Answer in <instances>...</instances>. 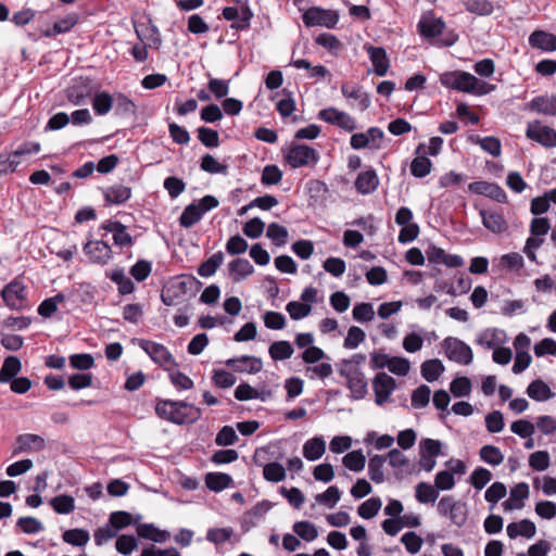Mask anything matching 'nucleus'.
<instances>
[{
	"label": "nucleus",
	"instance_id": "f257e3e1",
	"mask_svg": "<svg viewBox=\"0 0 556 556\" xmlns=\"http://www.w3.org/2000/svg\"><path fill=\"white\" fill-rule=\"evenodd\" d=\"M155 414L161 419L181 426L197 422L202 416V410L186 401L157 400Z\"/></svg>",
	"mask_w": 556,
	"mask_h": 556
},
{
	"label": "nucleus",
	"instance_id": "f03ea898",
	"mask_svg": "<svg viewBox=\"0 0 556 556\" xmlns=\"http://www.w3.org/2000/svg\"><path fill=\"white\" fill-rule=\"evenodd\" d=\"M440 81L443 86L458 91L485 94L494 90V86L479 81V79L468 72H448L441 76Z\"/></svg>",
	"mask_w": 556,
	"mask_h": 556
},
{
	"label": "nucleus",
	"instance_id": "7ed1b4c3",
	"mask_svg": "<svg viewBox=\"0 0 556 556\" xmlns=\"http://www.w3.org/2000/svg\"><path fill=\"white\" fill-rule=\"evenodd\" d=\"M339 374L346 379V387L353 400H362L367 395L368 383L361 369H353L349 362H340Z\"/></svg>",
	"mask_w": 556,
	"mask_h": 556
},
{
	"label": "nucleus",
	"instance_id": "20e7f679",
	"mask_svg": "<svg viewBox=\"0 0 556 556\" xmlns=\"http://www.w3.org/2000/svg\"><path fill=\"white\" fill-rule=\"evenodd\" d=\"M339 18L340 15L338 11L319 7H311L302 15L303 23L306 27L321 26L329 29L337 26Z\"/></svg>",
	"mask_w": 556,
	"mask_h": 556
},
{
	"label": "nucleus",
	"instance_id": "39448f33",
	"mask_svg": "<svg viewBox=\"0 0 556 556\" xmlns=\"http://www.w3.org/2000/svg\"><path fill=\"white\" fill-rule=\"evenodd\" d=\"M444 355L452 362L460 365H469L473 359L471 348L455 337H447L442 341Z\"/></svg>",
	"mask_w": 556,
	"mask_h": 556
},
{
	"label": "nucleus",
	"instance_id": "423d86ee",
	"mask_svg": "<svg viewBox=\"0 0 556 556\" xmlns=\"http://www.w3.org/2000/svg\"><path fill=\"white\" fill-rule=\"evenodd\" d=\"M286 161L292 168L314 166L319 161V153L306 144L293 143L289 148Z\"/></svg>",
	"mask_w": 556,
	"mask_h": 556
},
{
	"label": "nucleus",
	"instance_id": "0eeeda50",
	"mask_svg": "<svg viewBox=\"0 0 556 556\" xmlns=\"http://www.w3.org/2000/svg\"><path fill=\"white\" fill-rule=\"evenodd\" d=\"M1 296L5 304L12 309L20 311L28 306L26 288L24 283L17 279L4 287Z\"/></svg>",
	"mask_w": 556,
	"mask_h": 556
},
{
	"label": "nucleus",
	"instance_id": "6e6552de",
	"mask_svg": "<svg viewBox=\"0 0 556 556\" xmlns=\"http://www.w3.org/2000/svg\"><path fill=\"white\" fill-rule=\"evenodd\" d=\"M395 388L396 382L394 378L386 372L377 374L372 380L376 404L382 406L384 403H387Z\"/></svg>",
	"mask_w": 556,
	"mask_h": 556
},
{
	"label": "nucleus",
	"instance_id": "1a4fd4ad",
	"mask_svg": "<svg viewBox=\"0 0 556 556\" xmlns=\"http://www.w3.org/2000/svg\"><path fill=\"white\" fill-rule=\"evenodd\" d=\"M318 118L349 132L356 128L355 119L346 112L339 111L336 108H327L319 111Z\"/></svg>",
	"mask_w": 556,
	"mask_h": 556
},
{
	"label": "nucleus",
	"instance_id": "9d476101",
	"mask_svg": "<svg viewBox=\"0 0 556 556\" xmlns=\"http://www.w3.org/2000/svg\"><path fill=\"white\" fill-rule=\"evenodd\" d=\"M526 136L544 147H556V130L548 126H543L539 121L528 124Z\"/></svg>",
	"mask_w": 556,
	"mask_h": 556
},
{
	"label": "nucleus",
	"instance_id": "9b49d317",
	"mask_svg": "<svg viewBox=\"0 0 556 556\" xmlns=\"http://www.w3.org/2000/svg\"><path fill=\"white\" fill-rule=\"evenodd\" d=\"M417 27L422 37L435 38L443 33L445 23L441 17H437L433 12L429 11L421 15Z\"/></svg>",
	"mask_w": 556,
	"mask_h": 556
},
{
	"label": "nucleus",
	"instance_id": "f8f14e48",
	"mask_svg": "<svg viewBox=\"0 0 556 556\" xmlns=\"http://www.w3.org/2000/svg\"><path fill=\"white\" fill-rule=\"evenodd\" d=\"M139 345L153 359V362L160 366H166L175 363L172 353L160 343L141 340Z\"/></svg>",
	"mask_w": 556,
	"mask_h": 556
},
{
	"label": "nucleus",
	"instance_id": "ddd939ff",
	"mask_svg": "<svg viewBox=\"0 0 556 556\" xmlns=\"http://www.w3.org/2000/svg\"><path fill=\"white\" fill-rule=\"evenodd\" d=\"M84 251L96 264L105 265L112 258L111 247L102 240L87 242Z\"/></svg>",
	"mask_w": 556,
	"mask_h": 556
},
{
	"label": "nucleus",
	"instance_id": "4468645a",
	"mask_svg": "<svg viewBox=\"0 0 556 556\" xmlns=\"http://www.w3.org/2000/svg\"><path fill=\"white\" fill-rule=\"evenodd\" d=\"M45 448V440L38 434L26 433L16 438L13 455L26 452H39Z\"/></svg>",
	"mask_w": 556,
	"mask_h": 556
},
{
	"label": "nucleus",
	"instance_id": "2eb2a0df",
	"mask_svg": "<svg viewBox=\"0 0 556 556\" xmlns=\"http://www.w3.org/2000/svg\"><path fill=\"white\" fill-rule=\"evenodd\" d=\"M469 190L477 194L489 197L500 203H505L507 201L505 191L498 185L493 182L475 181L469 185Z\"/></svg>",
	"mask_w": 556,
	"mask_h": 556
},
{
	"label": "nucleus",
	"instance_id": "dca6fc26",
	"mask_svg": "<svg viewBox=\"0 0 556 556\" xmlns=\"http://www.w3.org/2000/svg\"><path fill=\"white\" fill-rule=\"evenodd\" d=\"M341 92L346 99L354 100L352 106H355L359 111H365L370 105L369 96L357 85L343 84L341 86Z\"/></svg>",
	"mask_w": 556,
	"mask_h": 556
},
{
	"label": "nucleus",
	"instance_id": "f3484780",
	"mask_svg": "<svg viewBox=\"0 0 556 556\" xmlns=\"http://www.w3.org/2000/svg\"><path fill=\"white\" fill-rule=\"evenodd\" d=\"M480 216L482 219L483 226L494 232L502 233L507 230L508 224L504 218L503 214L492 210H481Z\"/></svg>",
	"mask_w": 556,
	"mask_h": 556
},
{
	"label": "nucleus",
	"instance_id": "a211bd4d",
	"mask_svg": "<svg viewBox=\"0 0 556 556\" xmlns=\"http://www.w3.org/2000/svg\"><path fill=\"white\" fill-rule=\"evenodd\" d=\"M227 366L231 367L238 372L256 374L262 367L263 363L260 358L249 355H243L238 358H231L227 361Z\"/></svg>",
	"mask_w": 556,
	"mask_h": 556
},
{
	"label": "nucleus",
	"instance_id": "6ab92c4d",
	"mask_svg": "<svg viewBox=\"0 0 556 556\" xmlns=\"http://www.w3.org/2000/svg\"><path fill=\"white\" fill-rule=\"evenodd\" d=\"M366 51L372 63L375 74L380 77L384 76L390 66L386 50L381 47L368 46Z\"/></svg>",
	"mask_w": 556,
	"mask_h": 556
},
{
	"label": "nucleus",
	"instance_id": "aec40b11",
	"mask_svg": "<svg viewBox=\"0 0 556 556\" xmlns=\"http://www.w3.org/2000/svg\"><path fill=\"white\" fill-rule=\"evenodd\" d=\"M528 40L529 45L534 49L549 52L556 50V35L554 34L538 29L529 36Z\"/></svg>",
	"mask_w": 556,
	"mask_h": 556
},
{
	"label": "nucleus",
	"instance_id": "412c9836",
	"mask_svg": "<svg viewBox=\"0 0 556 556\" xmlns=\"http://www.w3.org/2000/svg\"><path fill=\"white\" fill-rule=\"evenodd\" d=\"M504 332L496 328H489L477 336L476 343L488 350H495L503 343Z\"/></svg>",
	"mask_w": 556,
	"mask_h": 556
},
{
	"label": "nucleus",
	"instance_id": "4be33fe9",
	"mask_svg": "<svg viewBox=\"0 0 556 556\" xmlns=\"http://www.w3.org/2000/svg\"><path fill=\"white\" fill-rule=\"evenodd\" d=\"M506 532L510 539H516L519 535L531 539L536 533V527L533 521L522 519L519 522H510L506 528Z\"/></svg>",
	"mask_w": 556,
	"mask_h": 556
},
{
	"label": "nucleus",
	"instance_id": "5701e85b",
	"mask_svg": "<svg viewBox=\"0 0 556 556\" xmlns=\"http://www.w3.org/2000/svg\"><path fill=\"white\" fill-rule=\"evenodd\" d=\"M379 185V178L374 169L359 173L355 180V188L362 194L372 193Z\"/></svg>",
	"mask_w": 556,
	"mask_h": 556
},
{
	"label": "nucleus",
	"instance_id": "b1692460",
	"mask_svg": "<svg viewBox=\"0 0 556 556\" xmlns=\"http://www.w3.org/2000/svg\"><path fill=\"white\" fill-rule=\"evenodd\" d=\"M530 110L549 116L556 115V97L541 96L532 99L529 103Z\"/></svg>",
	"mask_w": 556,
	"mask_h": 556
},
{
	"label": "nucleus",
	"instance_id": "393cba45",
	"mask_svg": "<svg viewBox=\"0 0 556 556\" xmlns=\"http://www.w3.org/2000/svg\"><path fill=\"white\" fill-rule=\"evenodd\" d=\"M326 452V442L323 437H315L307 440L303 445V456L315 462L319 459Z\"/></svg>",
	"mask_w": 556,
	"mask_h": 556
},
{
	"label": "nucleus",
	"instance_id": "a878e982",
	"mask_svg": "<svg viewBox=\"0 0 556 556\" xmlns=\"http://www.w3.org/2000/svg\"><path fill=\"white\" fill-rule=\"evenodd\" d=\"M229 273L232 280L236 282L245 279L251 276L254 271L253 265L247 258H236L229 263Z\"/></svg>",
	"mask_w": 556,
	"mask_h": 556
},
{
	"label": "nucleus",
	"instance_id": "bb28decb",
	"mask_svg": "<svg viewBox=\"0 0 556 556\" xmlns=\"http://www.w3.org/2000/svg\"><path fill=\"white\" fill-rule=\"evenodd\" d=\"M105 201L110 204H123L131 197V189L124 185H113L103 192Z\"/></svg>",
	"mask_w": 556,
	"mask_h": 556
},
{
	"label": "nucleus",
	"instance_id": "cd10ccee",
	"mask_svg": "<svg viewBox=\"0 0 556 556\" xmlns=\"http://www.w3.org/2000/svg\"><path fill=\"white\" fill-rule=\"evenodd\" d=\"M527 394L534 401L544 402L554 396L551 388L541 379L533 380L527 388Z\"/></svg>",
	"mask_w": 556,
	"mask_h": 556
},
{
	"label": "nucleus",
	"instance_id": "c85d7f7f",
	"mask_svg": "<svg viewBox=\"0 0 556 556\" xmlns=\"http://www.w3.org/2000/svg\"><path fill=\"white\" fill-rule=\"evenodd\" d=\"M420 371L424 379L428 382H433L443 374L444 365L438 358L428 359L421 364Z\"/></svg>",
	"mask_w": 556,
	"mask_h": 556
},
{
	"label": "nucleus",
	"instance_id": "c756f323",
	"mask_svg": "<svg viewBox=\"0 0 556 556\" xmlns=\"http://www.w3.org/2000/svg\"><path fill=\"white\" fill-rule=\"evenodd\" d=\"M205 484L211 491L220 492L232 484V478L224 472H208Z\"/></svg>",
	"mask_w": 556,
	"mask_h": 556
},
{
	"label": "nucleus",
	"instance_id": "7c9ffc66",
	"mask_svg": "<svg viewBox=\"0 0 556 556\" xmlns=\"http://www.w3.org/2000/svg\"><path fill=\"white\" fill-rule=\"evenodd\" d=\"M386 456L372 455L368 460V476L375 483H381L384 481L383 466L386 463Z\"/></svg>",
	"mask_w": 556,
	"mask_h": 556
},
{
	"label": "nucleus",
	"instance_id": "2f4dec72",
	"mask_svg": "<svg viewBox=\"0 0 556 556\" xmlns=\"http://www.w3.org/2000/svg\"><path fill=\"white\" fill-rule=\"evenodd\" d=\"M22 368L21 361L16 356H8L0 368V382L11 381Z\"/></svg>",
	"mask_w": 556,
	"mask_h": 556
},
{
	"label": "nucleus",
	"instance_id": "473e14b6",
	"mask_svg": "<svg viewBox=\"0 0 556 556\" xmlns=\"http://www.w3.org/2000/svg\"><path fill=\"white\" fill-rule=\"evenodd\" d=\"M91 96V88L81 83L73 85L67 90V99L74 105H83L86 103L87 99Z\"/></svg>",
	"mask_w": 556,
	"mask_h": 556
},
{
	"label": "nucleus",
	"instance_id": "72a5a7b5",
	"mask_svg": "<svg viewBox=\"0 0 556 556\" xmlns=\"http://www.w3.org/2000/svg\"><path fill=\"white\" fill-rule=\"evenodd\" d=\"M415 496L421 504L434 503L439 497V492L434 485L419 482L415 488Z\"/></svg>",
	"mask_w": 556,
	"mask_h": 556
},
{
	"label": "nucleus",
	"instance_id": "f704fd0d",
	"mask_svg": "<svg viewBox=\"0 0 556 556\" xmlns=\"http://www.w3.org/2000/svg\"><path fill=\"white\" fill-rule=\"evenodd\" d=\"M203 214L200 210V205L197 203H191L187 205L179 217L180 226L185 228H190L197 223H199L202 218Z\"/></svg>",
	"mask_w": 556,
	"mask_h": 556
},
{
	"label": "nucleus",
	"instance_id": "c9c22d12",
	"mask_svg": "<svg viewBox=\"0 0 556 556\" xmlns=\"http://www.w3.org/2000/svg\"><path fill=\"white\" fill-rule=\"evenodd\" d=\"M114 112L118 116H129L136 113L135 103L125 94L118 93L113 100Z\"/></svg>",
	"mask_w": 556,
	"mask_h": 556
},
{
	"label": "nucleus",
	"instance_id": "e433bc0d",
	"mask_svg": "<svg viewBox=\"0 0 556 556\" xmlns=\"http://www.w3.org/2000/svg\"><path fill=\"white\" fill-rule=\"evenodd\" d=\"M223 262L224 254L223 252L218 251L199 266L198 274L201 277H211L216 273Z\"/></svg>",
	"mask_w": 556,
	"mask_h": 556
},
{
	"label": "nucleus",
	"instance_id": "4c0bfd02",
	"mask_svg": "<svg viewBox=\"0 0 556 556\" xmlns=\"http://www.w3.org/2000/svg\"><path fill=\"white\" fill-rule=\"evenodd\" d=\"M342 463L351 471L359 472L365 467L366 457L361 450H355L344 455Z\"/></svg>",
	"mask_w": 556,
	"mask_h": 556
},
{
	"label": "nucleus",
	"instance_id": "58836bf2",
	"mask_svg": "<svg viewBox=\"0 0 556 556\" xmlns=\"http://www.w3.org/2000/svg\"><path fill=\"white\" fill-rule=\"evenodd\" d=\"M77 24V17L74 14L67 15L66 17L56 21L51 29L43 31L45 37H53L59 34L70 31Z\"/></svg>",
	"mask_w": 556,
	"mask_h": 556
},
{
	"label": "nucleus",
	"instance_id": "ea45409f",
	"mask_svg": "<svg viewBox=\"0 0 556 556\" xmlns=\"http://www.w3.org/2000/svg\"><path fill=\"white\" fill-rule=\"evenodd\" d=\"M269 355L274 361H283L292 356L294 350L288 341H276L269 346Z\"/></svg>",
	"mask_w": 556,
	"mask_h": 556
},
{
	"label": "nucleus",
	"instance_id": "a19ab883",
	"mask_svg": "<svg viewBox=\"0 0 556 556\" xmlns=\"http://www.w3.org/2000/svg\"><path fill=\"white\" fill-rule=\"evenodd\" d=\"M62 539L64 542L74 545V546H85L89 540L90 535L87 530L84 529H71L66 530Z\"/></svg>",
	"mask_w": 556,
	"mask_h": 556
},
{
	"label": "nucleus",
	"instance_id": "79ce46f5",
	"mask_svg": "<svg viewBox=\"0 0 556 556\" xmlns=\"http://www.w3.org/2000/svg\"><path fill=\"white\" fill-rule=\"evenodd\" d=\"M480 458L491 465V466H498L504 460V455L501 452V450L494 445H484L480 448L479 452Z\"/></svg>",
	"mask_w": 556,
	"mask_h": 556
},
{
	"label": "nucleus",
	"instance_id": "37998d69",
	"mask_svg": "<svg viewBox=\"0 0 556 556\" xmlns=\"http://www.w3.org/2000/svg\"><path fill=\"white\" fill-rule=\"evenodd\" d=\"M137 533L143 539H149L157 543L164 542L167 538V533L165 531H161L151 523L140 525L137 528Z\"/></svg>",
	"mask_w": 556,
	"mask_h": 556
},
{
	"label": "nucleus",
	"instance_id": "c03bdc74",
	"mask_svg": "<svg viewBox=\"0 0 556 556\" xmlns=\"http://www.w3.org/2000/svg\"><path fill=\"white\" fill-rule=\"evenodd\" d=\"M381 506L382 502L379 497H371L358 506L357 513L364 519H371L379 513Z\"/></svg>",
	"mask_w": 556,
	"mask_h": 556
},
{
	"label": "nucleus",
	"instance_id": "a18cd8bd",
	"mask_svg": "<svg viewBox=\"0 0 556 556\" xmlns=\"http://www.w3.org/2000/svg\"><path fill=\"white\" fill-rule=\"evenodd\" d=\"M64 300L65 295L63 293L43 300L38 307V314L46 318L51 317L56 312L59 303Z\"/></svg>",
	"mask_w": 556,
	"mask_h": 556
},
{
	"label": "nucleus",
	"instance_id": "49530a36",
	"mask_svg": "<svg viewBox=\"0 0 556 556\" xmlns=\"http://www.w3.org/2000/svg\"><path fill=\"white\" fill-rule=\"evenodd\" d=\"M432 168L431 161L425 155L416 156L410 164V173L413 176L422 178L427 176Z\"/></svg>",
	"mask_w": 556,
	"mask_h": 556
},
{
	"label": "nucleus",
	"instance_id": "de8ad7c7",
	"mask_svg": "<svg viewBox=\"0 0 556 556\" xmlns=\"http://www.w3.org/2000/svg\"><path fill=\"white\" fill-rule=\"evenodd\" d=\"M113 100L108 92L97 93L92 100V108L98 115H105L113 108Z\"/></svg>",
	"mask_w": 556,
	"mask_h": 556
},
{
	"label": "nucleus",
	"instance_id": "09e8293b",
	"mask_svg": "<svg viewBox=\"0 0 556 556\" xmlns=\"http://www.w3.org/2000/svg\"><path fill=\"white\" fill-rule=\"evenodd\" d=\"M266 236L276 244L285 245L288 240V229L277 223H271L267 227Z\"/></svg>",
	"mask_w": 556,
	"mask_h": 556
},
{
	"label": "nucleus",
	"instance_id": "8fccbe9b",
	"mask_svg": "<svg viewBox=\"0 0 556 556\" xmlns=\"http://www.w3.org/2000/svg\"><path fill=\"white\" fill-rule=\"evenodd\" d=\"M293 531L304 541L312 542L318 536L315 525L308 521H298L293 525Z\"/></svg>",
	"mask_w": 556,
	"mask_h": 556
},
{
	"label": "nucleus",
	"instance_id": "3c124183",
	"mask_svg": "<svg viewBox=\"0 0 556 556\" xmlns=\"http://www.w3.org/2000/svg\"><path fill=\"white\" fill-rule=\"evenodd\" d=\"M263 476L267 481L280 482L286 478V469L281 464L273 462L264 466Z\"/></svg>",
	"mask_w": 556,
	"mask_h": 556
},
{
	"label": "nucleus",
	"instance_id": "603ef678",
	"mask_svg": "<svg viewBox=\"0 0 556 556\" xmlns=\"http://www.w3.org/2000/svg\"><path fill=\"white\" fill-rule=\"evenodd\" d=\"M465 8L468 12L482 16L492 14L494 10L493 3L488 0H466Z\"/></svg>",
	"mask_w": 556,
	"mask_h": 556
},
{
	"label": "nucleus",
	"instance_id": "864d4df0",
	"mask_svg": "<svg viewBox=\"0 0 556 556\" xmlns=\"http://www.w3.org/2000/svg\"><path fill=\"white\" fill-rule=\"evenodd\" d=\"M50 505L58 514H70L75 509V501L70 495H58L50 501Z\"/></svg>",
	"mask_w": 556,
	"mask_h": 556
},
{
	"label": "nucleus",
	"instance_id": "5fc2aeb1",
	"mask_svg": "<svg viewBox=\"0 0 556 556\" xmlns=\"http://www.w3.org/2000/svg\"><path fill=\"white\" fill-rule=\"evenodd\" d=\"M492 479V472L483 467L476 468L469 478L471 485L476 490H482Z\"/></svg>",
	"mask_w": 556,
	"mask_h": 556
},
{
	"label": "nucleus",
	"instance_id": "6e6d98bb",
	"mask_svg": "<svg viewBox=\"0 0 556 556\" xmlns=\"http://www.w3.org/2000/svg\"><path fill=\"white\" fill-rule=\"evenodd\" d=\"M507 494L506 485L502 482L492 483L484 493V498L492 504L491 508Z\"/></svg>",
	"mask_w": 556,
	"mask_h": 556
},
{
	"label": "nucleus",
	"instance_id": "4d7b16f0",
	"mask_svg": "<svg viewBox=\"0 0 556 556\" xmlns=\"http://www.w3.org/2000/svg\"><path fill=\"white\" fill-rule=\"evenodd\" d=\"M16 526L26 534L39 533L45 529L42 522L35 517H21Z\"/></svg>",
	"mask_w": 556,
	"mask_h": 556
},
{
	"label": "nucleus",
	"instance_id": "13d9d810",
	"mask_svg": "<svg viewBox=\"0 0 556 556\" xmlns=\"http://www.w3.org/2000/svg\"><path fill=\"white\" fill-rule=\"evenodd\" d=\"M431 390L428 386L421 384L412 394V406L415 408H424L429 404Z\"/></svg>",
	"mask_w": 556,
	"mask_h": 556
},
{
	"label": "nucleus",
	"instance_id": "bf43d9fd",
	"mask_svg": "<svg viewBox=\"0 0 556 556\" xmlns=\"http://www.w3.org/2000/svg\"><path fill=\"white\" fill-rule=\"evenodd\" d=\"M200 167L202 170L211 174H225L227 172V166L217 162L211 154L202 156Z\"/></svg>",
	"mask_w": 556,
	"mask_h": 556
},
{
	"label": "nucleus",
	"instance_id": "052dcab7",
	"mask_svg": "<svg viewBox=\"0 0 556 556\" xmlns=\"http://www.w3.org/2000/svg\"><path fill=\"white\" fill-rule=\"evenodd\" d=\"M467 507L466 504L457 501V503L452 508L451 513L448 514L447 518L451 520V522L457 527H462L467 521Z\"/></svg>",
	"mask_w": 556,
	"mask_h": 556
},
{
	"label": "nucleus",
	"instance_id": "680f3d73",
	"mask_svg": "<svg viewBox=\"0 0 556 556\" xmlns=\"http://www.w3.org/2000/svg\"><path fill=\"white\" fill-rule=\"evenodd\" d=\"M450 390L454 396H467L471 391V382L467 377L455 378L450 384Z\"/></svg>",
	"mask_w": 556,
	"mask_h": 556
},
{
	"label": "nucleus",
	"instance_id": "e2e57ef3",
	"mask_svg": "<svg viewBox=\"0 0 556 556\" xmlns=\"http://www.w3.org/2000/svg\"><path fill=\"white\" fill-rule=\"evenodd\" d=\"M401 542L404 544L406 551L410 554H417L424 540L415 532H406L402 535Z\"/></svg>",
	"mask_w": 556,
	"mask_h": 556
},
{
	"label": "nucleus",
	"instance_id": "0e129e2a",
	"mask_svg": "<svg viewBox=\"0 0 556 556\" xmlns=\"http://www.w3.org/2000/svg\"><path fill=\"white\" fill-rule=\"evenodd\" d=\"M365 337L366 334L363 329L352 326L348 331L343 345L350 350L356 349L365 340Z\"/></svg>",
	"mask_w": 556,
	"mask_h": 556
},
{
	"label": "nucleus",
	"instance_id": "69168bd1",
	"mask_svg": "<svg viewBox=\"0 0 556 556\" xmlns=\"http://www.w3.org/2000/svg\"><path fill=\"white\" fill-rule=\"evenodd\" d=\"M529 465L532 469L544 471L549 467V455L546 451H536L529 457Z\"/></svg>",
	"mask_w": 556,
	"mask_h": 556
},
{
	"label": "nucleus",
	"instance_id": "338daca9",
	"mask_svg": "<svg viewBox=\"0 0 556 556\" xmlns=\"http://www.w3.org/2000/svg\"><path fill=\"white\" fill-rule=\"evenodd\" d=\"M282 172L277 165H266L262 173L261 181L263 185H278L281 181Z\"/></svg>",
	"mask_w": 556,
	"mask_h": 556
},
{
	"label": "nucleus",
	"instance_id": "774afa93",
	"mask_svg": "<svg viewBox=\"0 0 556 556\" xmlns=\"http://www.w3.org/2000/svg\"><path fill=\"white\" fill-rule=\"evenodd\" d=\"M323 267L330 275L341 277L346 269V264L342 258L331 256L324 262Z\"/></svg>",
	"mask_w": 556,
	"mask_h": 556
}]
</instances>
